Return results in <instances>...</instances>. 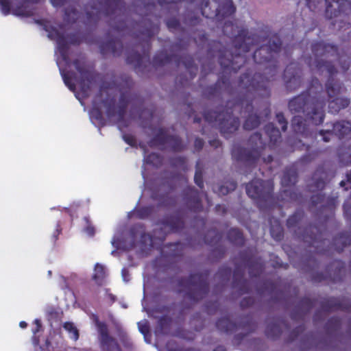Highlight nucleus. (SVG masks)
Instances as JSON below:
<instances>
[{
	"label": "nucleus",
	"instance_id": "nucleus-10",
	"mask_svg": "<svg viewBox=\"0 0 351 351\" xmlns=\"http://www.w3.org/2000/svg\"><path fill=\"white\" fill-rule=\"evenodd\" d=\"M306 5L310 10L314 11L322 0H305ZM326 16L329 19L341 16L349 18L351 15V0H325Z\"/></svg>",
	"mask_w": 351,
	"mask_h": 351
},
{
	"label": "nucleus",
	"instance_id": "nucleus-19",
	"mask_svg": "<svg viewBox=\"0 0 351 351\" xmlns=\"http://www.w3.org/2000/svg\"><path fill=\"white\" fill-rule=\"evenodd\" d=\"M240 257L246 263L251 277H257L264 271L265 265L263 259L253 255L251 250L241 252Z\"/></svg>",
	"mask_w": 351,
	"mask_h": 351
},
{
	"label": "nucleus",
	"instance_id": "nucleus-52",
	"mask_svg": "<svg viewBox=\"0 0 351 351\" xmlns=\"http://www.w3.org/2000/svg\"><path fill=\"white\" fill-rule=\"evenodd\" d=\"M61 75L62 77L64 83L71 91H75L76 89L75 84L73 81L72 76L69 72H65L62 69H60Z\"/></svg>",
	"mask_w": 351,
	"mask_h": 351
},
{
	"label": "nucleus",
	"instance_id": "nucleus-31",
	"mask_svg": "<svg viewBox=\"0 0 351 351\" xmlns=\"http://www.w3.org/2000/svg\"><path fill=\"white\" fill-rule=\"evenodd\" d=\"M281 324H285V323L283 320L278 319H275L273 322L269 323L265 329V335L267 337L273 340L280 337L282 334Z\"/></svg>",
	"mask_w": 351,
	"mask_h": 351
},
{
	"label": "nucleus",
	"instance_id": "nucleus-20",
	"mask_svg": "<svg viewBox=\"0 0 351 351\" xmlns=\"http://www.w3.org/2000/svg\"><path fill=\"white\" fill-rule=\"evenodd\" d=\"M287 89L291 92L298 88L302 84L301 71L296 64L291 63L285 68L283 73Z\"/></svg>",
	"mask_w": 351,
	"mask_h": 351
},
{
	"label": "nucleus",
	"instance_id": "nucleus-46",
	"mask_svg": "<svg viewBox=\"0 0 351 351\" xmlns=\"http://www.w3.org/2000/svg\"><path fill=\"white\" fill-rule=\"evenodd\" d=\"M102 104L106 109V115L108 118L114 117L117 115V108L115 106V101L114 99H104Z\"/></svg>",
	"mask_w": 351,
	"mask_h": 351
},
{
	"label": "nucleus",
	"instance_id": "nucleus-5",
	"mask_svg": "<svg viewBox=\"0 0 351 351\" xmlns=\"http://www.w3.org/2000/svg\"><path fill=\"white\" fill-rule=\"evenodd\" d=\"M160 18L159 16L146 14L135 25L137 28V32L134 33L135 37L141 40L140 44L143 47V54L134 51H130L127 55L126 62L133 65L136 73L145 66L144 60L149 58L151 39L160 31Z\"/></svg>",
	"mask_w": 351,
	"mask_h": 351
},
{
	"label": "nucleus",
	"instance_id": "nucleus-33",
	"mask_svg": "<svg viewBox=\"0 0 351 351\" xmlns=\"http://www.w3.org/2000/svg\"><path fill=\"white\" fill-rule=\"evenodd\" d=\"M265 132L269 138V147H274L281 138L280 130L274 123H269L265 126Z\"/></svg>",
	"mask_w": 351,
	"mask_h": 351
},
{
	"label": "nucleus",
	"instance_id": "nucleus-57",
	"mask_svg": "<svg viewBox=\"0 0 351 351\" xmlns=\"http://www.w3.org/2000/svg\"><path fill=\"white\" fill-rule=\"evenodd\" d=\"M13 14L16 16L29 17L33 16L34 12L32 10H27L23 6H18L13 10Z\"/></svg>",
	"mask_w": 351,
	"mask_h": 351
},
{
	"label": "nucleus",
	"instance_id": "nucleus-62",
	"mask_svg": "<svg viewBox=\"0 0 351 351\" xmlns=\"http://www.w3.org/2000/svg\"><path fill=\"white\" fill-rule=\"evenodd\" d=\"M276 120L281 127V129L283 132L286 131L287 129V121L283 114L282 112H278L276 114Z\"/></svg>",
	"mask_w": 351,
	"mask_h": 351
},
{
	"label": "nucleus",
	"instance_id": "nucleus-12",
	"mask_svg": "<svg viewBox=\"0 0 351 351\" xmlns=\"http://www.w3.org/2000/svg\"><path fill=\"white\" fill-rule=\"evenodd\" d=\"M174 60L178 66L182 63L189 71L191 77L193 78L197 71V66L195 64L192 56L185 54L182 56L175 55H169L167 52L161 51L155 54L153 58V64L154 66H162L170 63Z\"/></svg>",
	"mask_w": 351,
	"mask_h": 351
},
{
	"label": "nucleus",
	"instance_id": "nucleus-3",
	"mask_svg": "<svg viewBox=\"0 0 351 351\" xmlns=\"http://www.w3.org/2000/svg\"><path fill=\"white\" fill-rule=\"evenodd\" d=\"M312 53L315 57L313 60L308 57L306 62L309 67H314L318 71L326 70L329 76L326 82L325 87L328 98V110L332 114H337L341 110L347 108L350 100L348 97H337L341 93L343 84L339 80L334 78L337 73L335 65L329 61H325L321 58L326 56H337L340 61L341 67L343 72L347 71L350 67V62L344 60L341 61V57L338 53V47L334 44L326 43L324 41H316L311 45Z\"/></svg>",
	"mask_w": 351,
	"mask_h": 351
},
{
	"label": "nucleus",
	"instance_id": "nucleus-1",
	"mask_svg": "<svg viewBox=\"0 0 351 351\" xmlns=\"http://www.w3.org/2000/svg\"><path fill=\"white\" fill-rule=\"evenodd\" d=\"M281 40L277 34L270 36L266 45H261L253 53V60L256 64L264 65L256 68L263 73L247 70L238 80L239 95L232 103L220 110H207L204 113V120L210 124L217 125L221 135L228 138L238 130L240 126L239 117L233 116V111L240 110V114L247 113L243 128L252 130L259 126L263 116L267 118L270 114L268 104L263 101L270 97L269 82L274 80L278 73V62L276 58L280 51Z\"/></svg>",
	"mask_w": 351,
	"mask_h": 351
},
{
	"label": "nucleus",
	"instance_id": "nucleus-60",
	"mask_svg": "<svg viewBox=\"0 0 351 351\" xmlns=\"http://www.w3.org/2000/svg\"><path fill=\"white\" fill-rule=\"evenodd\" d=\"M319 134L322 136V140L326 143L330 141L334 136H335L333 128L332 130H321Z\"/></svg>",
	"mask_w": 351,
	"mask_h": 351
},
{
	"label": "nucleus",
	"instance_id": "nucleus-27",
	"mask_svg": "<svg viewBox=\"0 0 351 351\" xmlns=\"http://www.w3.org/2000/svg\"><path fill=\"white\" fill-rule=\"evenodd\" d=\"M315 300L309 298L304 297L302 298L296 306V308L291 313V318L296 319L298 318H303V317L308 313L314 306Z\"/></svg>",
	"mask_w": 351,
	"mask_h": 351
},
{
	"label": "nucleus",
	"instance_id": "nucleus-51",
	"mask_svg": "<svg viewBox=\"0 0 351 351\" xmlns=\"http://www.w3.org/2000/svg\"><path fill=\"white\" fill-rule=\"evenodd\" d=\"M64 21L69 23H74L77 19L78 12L75 8H67L64 10Z\"/></svg>",
	"mask_w": 351,
	"mask_h": 351
},
{
	"label": "nucleus",
	"instance_id": "nucleus-61",
	"mask_svg": "<svg viewBox=\"0 0 351 351\" xmlns=\"http://www.w3.org/2000/svg\"><path fill=\"white\" fill-rule=\"evenodd\" d=\"M343 208L345 217L351 222V197L344 202Z\"/></svg>",
	"mask_w": 351,
	"mask_h": 351
},
{
	"label": "nucleus",
	"instance_id": "nucleus-14",
	"mask_svg": "<svg viewBox=\"0 0 351 351\" xmlns=\"http://www.w3.org/2000/svg\"><path fill=\"white\" fill-rule=\"evenodd\" d=\"M333 267H335V270L332 274H324L322 272L313 273L311 276V280L313 282H321L328 279L333 282L341 281L346 272L345 263L341 260H335L327 267L326 270L330 271Z\"/></svg>",
	"mask_w": 351,
	"mask_h": 351
},
{
	"label": "nucleus",
	"instance_id": "nucleus-35",
	"mask_svg": "<svg viewBox=\"0 0 351 351\" xmlns=\"http://www.w3.org/2000/svg\"><path fill=\"white\" fill-rule=\"evenodd\" d=\"M223 237L222 232L217 230H209L204 235V242L210 246H216L219 244Z\"/></svg>",
	"mask_w": 351,
	"mask_h": 351
},
{
	"label": "nucleus",
	"instance_id": "nucleus-38",
	"mask_svg": "<svg viewBox=\"0 0 351 351\" xmlns=\"http://www.w3.org/2000/svg\"><path fill=\"white\" fill-rule=\"evenodd\" d=\"M167 249L166 256L169 258L180 257L183 254L184 245L180 242L169 243L165 246Z\"/></svg>",
	"mask_w": 351,
	"mask_h": 351
},
{
	"label": "nucleus",
	"instance_id": "nucleus-54",
	"mask_svg": "<svg viewBox=\"0 0 351 351\" xmlns=\"http://www.w3.org/2000/svg\"><path fill=\"white\" fill-rule=\"evenodd\" d=\"M182 1L183 0H158V2L160 6H166L169 10L173 9L177 12L179 10L178 3Z\"/></svg>",
	"mask_w": 351,
	"mask_h": 351
},
{
	"label": "nucleus",
	"instance_id": "nucleus-37",
	"mask_svg": "<svg viewBox=\"0 0 351 351\" xmlns=\"http://www.w3.org/2000/svg\"><path fill=\"white\" fill-rule=\"evenodd\" d=\"M119 78V82L117 85L119 90L120 92L130 93L134 84L132 78L127 74H121Z\"/></svg>",
	"mask_w": 351,
	"mask_h": 351
},
{
	"label": "nucleus",
	"instance_id": "nucleus-56",
	"mask_svg": "<svg viewBox=\"0 0 351 351\" xmlns=\"http://www.w3.org/2000/svg\"><path fill=\"white\" fill-rule=\"evenodd\" d=\"M166 25L170 32H174L176 30L180 29L182 32H184V28L180 27V21L176 18L169 19L166 21Z\"/></svg>",
	"mask_w": 351,
	"mask_h": 351
},
{
	"label": "nucleus",
	"instance_id": "nucleus-26",
	"mask_svg": "<svg viewBox=\"0 0 351 351\" xmlns=\"http://www.w3.org/2000/svg\"><path fill=\"white\" fill-rule=\"evenodd\" d=\"M243 275V271L237 266L233 271L232 287L238 289L241 295L250 291L249 282L244 278Z\"/></svg>",
	"mask_w": 351,
	"mask_h": 351
},
{
	"label": "nucleus",
	"instance_id": "nucleus-24",
	"mask_svg": "<svg viewBox=\"0 0 351 351\" xmlns=\"http://www.w3.org/2000/svg\"><path fill=\"white\" fill-rule=\"evenodd\" d=\"M328 178L329 173L325 170L324 167L320 166L317 167L313 174L311 182L308 185L309 191L313 193L322 191L325 188Z\"/></svg>",
	"mask_w": 351,
	"mask_h": 351
},
{
	"label": "nucleus",
	"instance_id": "nucleus-7",
	"mask_svg": "<svg viewBox=\"0 0 351 351\" xmlns=\"http://www.w3.org/2000/svg\"><path fill=\"white\" fill-rule=\"evenodd\" d=\"M208 276V271H205L179 278L178 285L182 289L180 291L184 292V299L196 303L204 298L209 292Z\"/></svg>",
	"mask_w": 351,
	"mask_h": 351
},
{
	"label": "nucleus",
	"instance_id": "nucleus-13",
	"mask_svg": "<svg viewBox=\"0 0 351 351\" xmlns=\"http://www.w3.org/2000/svg\"><path fill=\"white\" fill-rule=\"evenodd\" d=\"M151 147L167 145L173 152H181L186 148V145L178 135L169 134L165 128L158 129L156 134L149 141Z\"/></svg>",
	"mask_w": 351,
	"mask_h": 351
},
{
	"label": "nucleus",
	"instance_id": "nucleus-16",
	"mask_svg": "<svg viewBox=\"0 0 351 351\" xmlns=\"http://www.w3.org/2000/svg\"><path fill=\"white\" fill-rule=\"evenodd\" d=\"M73 64L80 74L79 84L82 92L86 94L90 90V85L96 78V73L88 67L84 60L76 58L73 60Z\"/></svg>",
	"mask_w": 351,
	"mask_h": 351
},
{
	"label": "nucleus",
	"instance_id": "nucleus-42",
	"mask_svg": "<svg viewBox=\"0 0 351 351\" xmlns=\"http://www.w3.org/2000/svg\"><path fill=\"white\" fill-rule=\"evenodd\" d=\"M203 170L204 167L200 160H198L195 165V173L194 176L195 183L202 189L204 188V180H203Z\"/></svg>",
	"mask_w": 351,
	"mask_h": 351
},
{
	"label": "nucleus",
	"instance_id": "nucleus-36",
	"mask_svg": "<svg viewBox=\"0 0 351 351\" xmlns=\"http://www.w3.org/2000/svg\"><path fill=\"white\" fill-rule=\"evenodd\" d=\"M228 241L233 245L242 246L245 239L243 232L238 228H231L227 234Z\"/></svg>",
	"mask_w": 351,
	"mask_h": 351
},
{
	"label": "nucleus",
	"instance_id": "nucleus-59",
	"mask_svg": "<svg viewBox=\"0 0 351 351\" xmlns=\"http://www.w3.org/2000/svg\"><path fill=\"white\" fill-rule=\"evenodd\" d=\"M90 115L100 123L104 120L102 111L99 107L94 106L90 111Z\"/></svg>",
	"mask_w": 351,
	"mask_h": 351
},
{
	"label": "nucleus",
	"instance_id": "nucleus-18",
	"mask_svg": "<svg viewBox=\"0 0 351 351\" xmlns=\"http://www.w3.org/2000/svg\"><path fill=\"white\" fill-rule=\"evenodd\" d=\"M96 324L99 335L100 348L102 351H122L118 341L109 335L107 325L99 322L96 317Z\"/></svg>",
	"mask_w": 351,
	"mask_h": 351
},
{
	"label": "nucleus",
	"instance_id": "nucleus-11",
	"mask_svg": "<svg viewBox=\"0 0 351 351\" xmlns=\"http://www.w3.org/2000/svg\"><path fill=\"white\" fill-rule=\"evenodd\" d=\"M298 182V173L293 168L286 169L281 178V184L287 187L281 191L280 193L282 201L288 202H301L302 193L294 186Z\"/></svg>",
	"mask_w": 351,
	"mask_h": 351
},
{
	"label": "nucleus",
	"instance_id": "nucleus-53",
	"mask_svg": "<svg viewBox=\"0 0 351 351\" xmlns=\"http://www.w3.org/2000/svg\"><path fill=\"white\" fill-rule=\"evenodd\" d=\"M152 213H153V206H143V207L138 208L136 210L135 214H136L137 218L143 219L148 218L152 215Z\"/></svg>",
	"mask_w": 351,
	"mask_h": 351
},
{
	"label": "nucleus",
	"instance_id": "nucleus-49",
	"mask_svg": "<svg viewBox=\"0 0 351 351\" xmlns=\"http://www.w3.org/2000/svg\"><path fill=\"white\" fill-rule=\"evenodd\" d=\"M302 145L305 147V150L306 151V153L302 156L300 159L302 162H310L318 156L319 154L318 150L311 152L309 145H305L304 144H302Z\"/></svg>",
	"mask_w": 351,
	"mask_h": 351
},
{
	"label": "nucleus",
	"instance_id": "nucleus-44",
	"mask_svg": "<svg viewBox=\"0 0 351 351\" xmlns=\"http://www.w3.org/2000/svg\"><path fill=\"white\" fill-rule=\"evenodd\" d=\"M237 186V183L236 181L232 180H228L225 182L224 184H222L218 187L217 193L219 195H226L231 191L235 190Z\"/></svg>",
	"mask_w": 351,
	"mask_h": 351
},
{
	"label": "nucleus",
	"instance_id": "nucleus-47",
	"mask_svg": "<svg viewBox=\"0 0 351 351\" xmlns=\"http://www.w3.org/2000/svg\"><path fill=\"white\" fill-rule=\"evenodd\" d=\"M270 233L272 238L277 241H281L284 237L283 228L278 221H277L276 224L271 225L270 228Z\"/></svg>",
	"mask_w": 351,
	"mask_h": 351
},
{
	"label": "nucleus",
	"instance_id": "nucleus-63",
	"mask_svg": "<svg viewBox=\"0 0 351 351\" xmlns=\"http://www.w3.org/2000/svg\"><path fill=\"white\" fill-rule=\"evenodd\" d=\"M120 93H121V95H120V97L119 99V104H121V105L128 107V104L131 100V98H130L131 97L130 95V93H126V92H120Z\"/></svg>",
	"mask_w": 351,
	"mask_h": 351
},
{
	"label": "nucleus",
	"instance_id": "nucleus-2",
	"mask_svg": "<svg viewBox=\"0 0 351 351\" xmlns=\"http://www.w3.org/2000/svg\"><path fill=\"white\" fill-rule=\"evenodd\" d=\"M223 33L225 36L233 38V47L227 49L222 44L216 40L210 43L208 53L212 56H218L219 63L222 69V75L212 85L206 86L203 90V95L208 99H218L221 100L222 94L228 92L232 95L230 90V80L229 76L232 72L237 71L245 63V53L250 51L252 46L269 40V34L267 38H262L260 35L252 34L249 35L247 29L239 27L232 22L226 21L223 27Z\"/></svg>",
	"mask_w": 351,
	"mask_h": 351
},
{
	"label": "nucleus",
	"instance_id": "nucleus-21",
	"mask_svg": "<svg viewBox=\"0 0 351 351\" xmlns=\"http://www.w3.org/2000/svg\"><path fill=\"white\" fill-rule=\"evenodd\" d=\"M183 199L187 208L192 212L199 213L203 210L200 193L193 186H187L182 191Z\"/></svg>",
	"mask_w": 351,
	"mask_h": 351
},
{
	"label": "nucleus",
	"instance_id": "nucleus-50",
	"mask_svg": "<svg viewBox=\"0 0 351 351\" xmlns=\"http://www.w3.org/2000/svg\"><path fill=\"white\" fill-rule=\"evenodd\" d=\"M341 320L338 317H330L326 323V328L329 332H335L339 330L341 327Z\"/></svg>",
	"mask_w": 351,
	"mask_h": 351
},
{
	"label": "nucleus",
	"instance_id": "nucleus-28",
	"mask_svg": "<svg viewBox=\"0 0 351 351\" xmlns=\"http://www.w3.org/2000/svg\"><path fill=\"white\" fill-rule=\"evenodd\" d=\"M325 194L322 193H317V194L313 195L311 197L310 209L317 206L319 204H323L325 201ZM337 199L335 197H328L326 200V204H322V209L328 208L330 210H334L335 208Z\"/></svg>",
	"mask_w": 351,
	"mask_h": 351
},
{
	"label": "nucleus",
	"instance_id": "nucleus-25",
	"mask_svg": "<svg viewBox=\"0 0 351 351\" xmlns=\"http://www.w3.org/2000/svg\"><path fill=\"white\" fill-rule=\"evenodd\" d=\"M161 224L171 232H180L184 227V221L179 210L165 216L161 221Z\"/></svg>",
	"mask_w": 351,
	"mask_h": 351
},
{
	"label": "nucleus",
	"instance_id": "nucleus-40",
	"mask_svg": "<svg viewBox=\"0 0 351 351\" xmlns=\"http://www.w3.org/2000/svg\"><path fill=\"white\" fill-rule=\"evenodd\" d=\"M106 276L105 267L102 265L97 263L95 266V273L93 276V279L98 286H101L104 284Z\"/></svg>",
	"mask_w": 351,
	"mask_h": 351
},
{
	"label": "nucleus",
	"instance_id": "nucleus-15",
	"mask_svg": "<svg viewBox=\"0 0 351 351\" xmlns=\"http://www.w3.org/2000/svg\"><path fill=\"white\" fill-rule=\"evenodd\" d=\"M51 37L55 36L56 39L58 50L60 53L62 59L68 62L69 60L68 56L69 45H79L82 39L78 34H71L68 35V40L63 34L60 33L57 29H53V32L49 35Z\"/></svg>",
	"mask_w": 351,
	"mask_h": 351
},
{
	"label": "nucleus",
	"instance_id": "nucleus-58",
	"mask_svg": "<svg viewBox=\"0 0 351 351\" xmlns=\"http://www.w3.org/2000/svg\"><path fill=\"white\" fill-rule=\"evenodd\" d=\"M205 307L208 314H215L219 308V303L218 301H210L206 303Z\"/></svg>",
	"mask_w": 351,
	"mask_h": 351
},
{
	"label": "nucleus",
	"instance_id": "nucleus-30",
	"mask_svg": "<svg viewBox=\"0 0 351 351\" xmlns=\"http://www.w3.org/2000/svg\"><path fill=\"white\" fill-rule=\"evenodd\" d=\"M333 132L336 136L341 139L351 135V122L340 121L332 123Z\"/></svg>",
	"mask_w": 351,
	"mask_h": 351
},
{
	"label": "nucleus",
	"instance_id": "nucleus-4",
	"mask_svg": "<svg viewBox=\"0 0 351 351\" xmlns=\"http://www.w3.org/2000/svg\"><path fill=\"white\" fill-rule=\"evenodd\" d=\"M322 94V85L317 78H313L307 90L293 97L289 102L292 113L302 112L305 117L295 115L291 120V128L296 134L305 135L308 131L306 122L321 125L324 120L326 101Z\"/></svg>",
	"mask_w": 351,
	"mask_h": 351
},
{
	"label": "nucleus",
	"instance_id": "nucleus-43",
	"mask_svg": "<svg viewBox=\"0 0 351 351\" xmlns=\"http://www.w3.org/2000/svg\"><path fill=\"white\" fill-rule=\"evenodd\" d=\"M144 161L147 164L158 167L162 165L163 158L159 154L152 152L145 156Z\"/></svg>",
	"mask_w": 351,
	"mask_h": 351
},
{
	"label": "nucleus",
	"instance_id": "nucleus-22",
	"mask_svg": "<svg viewBox=\"0 0 351 351\" xmlns=\"http://www.w3.org/2000/svg\"><path fill=\"white\" fill-rule=\"evenodd\" d=\"M321 308L328 313L339 310L351 312V302L345 298H329L321 302Z\"/></svg>",
	"mask_w": 351,
	"mask_h": 351
},
{
	"label": "nucleus",
	"instance_id": "nucleus-45",
	"mask_svg": "<svg viewBox=\"0 0 351 351\" xmlns=\"http://www.w3.org/2000/svg\"><path fill=\"white\" fill-rule=\"evenodd\" d=\"M63 328L66 330L71 339L76 341L80 337L79 330L73 322H66L63 324Z\"/></svg>",
	"mask_w": 351,
	"mask_h": 351
},
{
	"label": "nucleus",
	"instance_id": "nucleus-17",
	"mask_svg": "<svg viewBox=\"0 0 351 351\" xmlns=\"http://www.w3.org/2000/svg\"><path fill=\"white\" fill-rule=\"evenodd\" d=\"M318 228L310 225L305 229L304 233L302 235V240L308 243L310 247H314L315 254H324L326 252V250H320L319 247L326 243V239H323L322 233L318 232Z\"/></svg>",
	"mask_w": 351,
	"mask_h": 351
},
{
	"label": "nucleus",
	"instance_id": "nucleus-29",
	"mask_svg": "<svg viewBox=\"0 0 351 351\" xmlns=\"http://www.w3.org/2000/svg\"><path fill=\"white\" fill-rule=\"evenodd\" d=\"M350 243L351 232L345 231L339 233L333 238L332 245L334 249L338 253H340L343 250L344 247L350 245Z\"/></svg>",
	"mask_w": 351,
	"mask_h": 351
},
{
	"label": "nucleus",
	"instance_id": "nucleus-34",
	"mask_svg": "<svg viewBox=\"0 0 351 351\" xmlns=\"http://www.w3.org/2000/svg\"><path fill=\"white\" fill-rule=\"evenodd\" d=\"M217 328L225 333H232L235 331L238 327L237 324L232 322L228 317H222L219 319L216 322Z\"/></svg>",
	"mask_w": 351,
	"mask_h": 351
},
{
	"label": "nucleus",
	"instance_id": "nucleus-23",
	"mask_svg": "<svg viewBox=\"0 0 351 351\" xmlns=\"http://www.w3.org/2000/svg\"><path fill=\"white\" fill-rule=\"evenodd\" d=\"M123 49L122 41L117 37L110 38L99 45L100 53L103 56L108 55H112L114 57L119 56L123 52Z\"/></svg>",
	"mask_w": 351,
	"mask_h": 351
},
{
	"label": "nucleus",
	"instance_id": "nucleus-32",
	"mask_svg": "<svg viewBox=\"0 0 351 351\" xmlns=\"http://www.w3.org/2000/svg\"><path fill=\"white\" fill-rule=\"evenodd\" d=\"M130 232L134 238H136L137 232H139L141 236L140 242L143 245H149L151 247L153 245L152 237L145 232L144 226L141 224L135 225L131 228Z\"/></svg>",
	"mask_w": 351,
	"mask_h": 351
},
{
	"label": "nucleus",
	"instance_id": "nucleus-6",
	"mask_svg": "<svg viewBox=\"0 0 351 351\" xmlns=\"http://www.w3.org/2000/svg\"><path fill=\"white\" fill-rule=\"evenodd\" d=\"M126 10L125 4L122 0H100L97 3L93 2L91 5L85 6L88 23H97L101 15L110 16L114 22V25H112L113 29L123 34L128 29L126 21L119 19L117 21V19L118 17L125 16Z\"/></svg>",
	"mask_w": 351,
	"mask_h": 351
},
{
	"label": "nucleus",
	"instance_id": "nucleus-64",
	"mask_svg": "<svg viewBox=\"0 0 351 351\" xmlns=\"http://www.w3.org/2000/svg\"><path fill=\"white\" fill-rule=\"evenodd\" d=\"M187 46V43L184 42L182 38H179L176 43L171 45V49L172 50L181 51L185 49Z\"/></svg>",
	"mask_w": 351,
	"mask_h": 351
},
{
	"label": "nucleus",
	"instance_id": "nucleus-8",
	"mask_svg": "<svg viewBox=\"0 0 351 351\" xmlns=\"http://www.w3.org/2000/svg\"><path fill=\"white\" fill-rule=\"evenodd\" d=\"M248 145L250 146V149L234 145L231 150L232 157L236 161L243 162L246 166H254L265 149L266 144L263 141L261 134L256 132L250 136Z\"/></svg>",
	"mask_w": 351,
	"mask_h": 351
},
{
	"label": "nucleus",
	"instance_id": "nucleus-55",
	"mask_svg": "<svg viewBox=\"0 0 351 351\" xmlns=\"http://www.w3.org/2000/svg\"><path fill=\"white\" fill-rule=\"evenodd\" d=\"M276 287L277 286L276 282L267 279L263 282V287L259 289L258 291L261 294L265 291L269 292V293H272L276 291Z\"/></svg>",
	"mask_w": 351,
	"mask_h": 351
},
{
	"label": "nucleus",
	"instance_id": "nucleus-41",
	"mask_svg": "<svg viewBox=\"0 0 351 351\" xmlns=\"http://www.w3.org/2000/svg\"><path fill=\"white\" fill-rule=\"evenodd\" d=\"M171 319L166 316H162L158 321L156 332L167 335L169 332Z\"/></svg>",
	"mask_w": 351,
	"mask_h": 351
},
{
	"label": "nucleus",
	"instance_id": "nucleus-9",
	"mask_svg": "<svg viewBox=\"0 0 351 351\" xmlns=\"http://www.w3.org/2000/svg\"><path fill=\"white\" fill-rule=\"evenodd\" d=\"M247 195L254 199L258 207L263 210L275 203L274 184L271 180L254 179L246 184Z\"/></svg>",
	"mask_w": 351,
	"mask_h": 351
},
{
	"label": "nucleus",
	"instance_id": "nucleus-39",
	"mask_svg": "<svg viewBox=\"0 0 351 351\" xmlns=\"http://www.w3.org/2000/svg\"><path fill=\"white\" fill-rule=\"evenodd\" d=\"M304 217V212L302 209H297L295 213L290 215L287 219V226L288 228H295L301 221Z\"/></svg>",
	"mask_w": 351,
	"mask_h": 351
},
{
	"label": "nucleus",
	"instance_id": "nucleus-48",
	"mask_svg": "<svg viewBox=\"0 0 351 351\" xmlns=\"http://www.w3.org/2000/svg\"><path fill=\"white\" fill-rule=\"evenodd\" d=\"M170 164L172 167L179 168L183 171L188 169L186 164V158L183 156H176L171 158L169 160Z\"/></svg>",
	"mask_w": 351,
	"mask_h": 351
}]
</instances>
